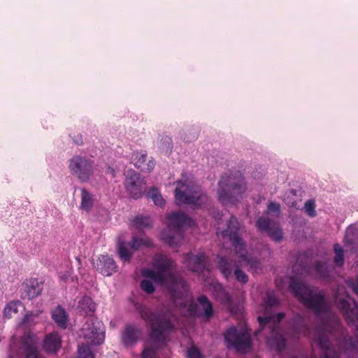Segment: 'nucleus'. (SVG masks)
Returning <instances> with one entry per match:
<instances>
[{"label": "nucleus", "instance_id": "nucleus-1", "mask_svg": "<svg viewBox=\"0 0 358 358\" xmlns=\"http://www.w3.org/2000/svg\"><path fill=\"white\" fill-rule=\"evenodd\" d=\"M355 338L348 336L340 320L333 315L329 321L322 322L315 328L314 341L323 351L322 358H340L341 352L348 356L358 350V331Z\"/></svg>", "mask_w": 358, "mask_h": 358}, {"label": "nucleus", "instance_id": "nucleus-2", "mask_svg": "<svg viewBox=\"0 0 358 358\" xmlns=\"http://www.w3.org/2000/svg\"><path fill=\"white\" fill-rule=\"evenodd\" d=\"M176 264L164 254H157L152 260V268H143V276L152 279L155 282L168 287L175 299L181 297L180 289L186 292V284L176 274Z\"/></svg>", "mask_w": 358, "mask_h": 358}, {"label": "nucleus", "instance_id": "nucleus-3", "mask_svg": "<svg viewBox=\"0 0 358 358\" xmlns=\"http://www.w3.org/2000/svg\"><path fill=\"white\" fill-rule=\"evenodd\" d=\"M141 317L149 325L150 341L157 347L166 345L169 336L176 330L175 316L164 310L152 311L149 308L141 305L136 308Z\"/></svg>", "mask_w": 358, "mask_h": 358}, {"label": "nucleus", "instance_id": "nucleus-4", "mask_svg": "<svg viewBox=\"0 0 358 358\" xmlns=\"http://www.w3.org/2000/svg\"><path fill=\"white\" fill-rule=\"evenodd\" d=\"M289 287L297 299L316 316L329 311V306L323 292H314L301 281L292 279Z\"/></svg>", "mask_w": 358, "mask_h": 358}, {"label": "nucleus", "instance_id": "nucleus-5", "mask_svg": "<svg viewBox=\"0 0 358 358\" xmlns=\"http://www.w3.org/2000/svg\"><path fill=\"white\" fill-rule=\"evenodd\" d=\"M246 190L244 178L239 171L223 175L218 183V199L224 205L235 203Z\"/></svg>", "mask_w": 358, "mask_h": 358}, {"label": "nucleus", "instance_id": "nucleus-6", "mask_svg": "<svg viewBox=\"0 0 358 358\" xmlns=\"http://www.w3.org/2000/svg\"><path fill=\"white\" fill-rule=\"evenodd\" d=\"M227 228L221 232L224 237H227L232 246L234 248L236 255L249 268L252 273H257L262 270L260 261L254 257H248L245 244L239 236L240 224L234 216H231L227 221Z\"/></svg>", "mask_w": 358, "mask_h": 358}, {"label": "nucleus", "instance_id": "nucleus-7", "mask_svg": "<svg viewBox=\"0 0 358 358\" xmlns=\"http://www.w3.org/2000/svg\"><path fill=\"white\" fill-rule=\"evenodd\" d=\"M167 227L162 233V238L172 248L178 247L184 238V229L191 227L194 221L182 212H172L167 215Z\"/></svg>", "mask_w": 358, "mask_h": 358}, {"label": "nucleus", "instance_id": "nucleus-8", "mask_svg": "<svg viewBox=\"0 0 358 358\" xmlns=\"http://www.w3.org/2000/svg\"><path fill=\"white\" fill-rule=\"evenodd\" d=\"M285 315L284 313H279L268 316H259L257 317L261 329L256 331L255 334H257L259 331L268 327L270 330L271 336L267 339V345L278 352H282L286 346L285 338L278 327V324L285 317Z\"/></svg>", "mask_w": 358, "mask_h": 358}, {"label": "nucleus", "instance_id": "nucleus-9", "mask_svg": "<svg viewBox=\"0 0 358 358\" xmlns=\"http://www.w3.org/2000/svg\"><path fill=\"white\" fill-rule=\"evenodd\" d=\"M174 194L177 204L183 203L199 207L208 200L207 196L201 192L199 187L187 180L177 181Z\"/></svg>", "mask_w": 358, "mask_h": 358}, {"label": "nucleus", "instance_id": "nucleus-10", "mask_svg": "<svg viewBox=\"0 0 358 358\" xmlns=\"http://www.w3.org/2000/svg\"><path fill=\"white\" fill-rule=\"evenodd\" d=\"M224 341L229 349L238 352L247 353L252 350L251 334L247 329L231 327L224 334Z\"/></svg>", "mask_w": 358, "mask_h": 358}, {"label": "nucleus", "instance_id": "nucleus-11", "mask_svg": "<svg viewBox=\"0 0 358 358\" xmlns=\"http://www.w3.org/2000/svg\"><path fill=\"white\" fill-rule=\"evenodd\" d=\"M71 173L83 182H87L93 175V162L85 157L75 155L69 160Z\"/></svg>", "mask_w": 358, "mask_h": 358}, {"label": "nucleus", "instance_id": "nucleus-12", "mask_svg": "<svg viewBox=\"0 0 358 358\" xmlns=\"http://www.w3.org/2000/svg\"><path fill=\"white\" fill-rule=\"evenodd\" d=\"M124 184L127 193L134 199L141 198L147 189L145 178L134 170L127 171Z\"/></svg>", "mask_w": 358, "mask_h": 358}, {"label": "nucleus", "instance_id": "nucleus-13", "mask_svg": "<svg viewBox=\"0 0 358 358\" xmlns=\"http://www.w3.org/2000/svg\"><path fill=\"white\" fill-rule=\"evenodd\" d=\"M81 336L92 345H100L104 341L103 324L96 319L87 321L82 329Z\"/></svg>", "mask_w": 358, "mask_h": 358}, {"label": "nucleus", "instance_id": "nucleus-14", "mask_svg": "<svg viewBox=\"0 0 358 358\" xmlns=\"http://www.w3.org/2000/svg\"><path fill=\"white\" fill-rule=\"evenodd\" d=\"M336 303L338 308L342 312L349 326H355L358 331V303L354 301L352 306L347 300L336 299Z\"/></svg>", "mask_w": 358, "mask_h": 358}, {"label": "nucleus", "instance_id": "nucleus-15", "mask_svg": "<svg viewBox=\"0 0 358 358\" xmlns=\"http://www.w3.org/2000/svg\"><path fill=\"white\" fill-rule=\"evenodd\" d=\"M143 336L141 328L134 324H127L120 335V342L126 348L134 346Z\"/></svg>", "mask_w": 358, "mask_h": 358}, {"label": "nucleus", "instance_id": "nucleus-16", "mask_svg": "<svg viewBox=\"0 0 358 358\" xmlns=\"http://www.w3.org/2000/svg\"><path fill=\"white\" fill-rule=\"evenodd\" d=\"M197 301L201 306L203 313L201 314L197 313V306L193 299L189 301V310L192 315H198L208 320L214 315V310L213 304L206 295H201L197 297Z\"/></svg>", "mask_w": 358, "mask_h": 358}, {"label": "nucleus", "instance_id": "nucleus-17", "mask_svg": "<svg viewBox=\"0 0 358 358\" xmlns=\"http://www.w3.org/2000/svg\"><path fill=\"white\" fill-rule=\"evenodd\" d=\"M208 256L203 252L194 255L192 253L184 255V263L189 270L195 273H202L206 267Z\"/></svg>", "mask_w": 358, "mask_h": 358}, {"label": "nucleus", "instance_id": "nucleus-18", "mask_svg": "<svg viewBox=\"0 0 358 358\" xmlns=\"http://www.w3.org/2000/svg\"><path fill=\"white\" fill-rule=\"evenodd\" d=\"M43 290V285L38 279L31 278L27 279L20 288L21 298L22 299H33L38 296Z\"/></svg>", "mask_w": 358, "mask_h": 358}, {"label": "nucleus", "instance_id": "nucleus-19", "mask_svg": "<svg viewBox=\"0 0 358 358\" xmlns=\"http://www.w3.org/2000/svg\"><path fill=\"white\" fill-rule=\"evenodd\" d=\"M96 270L104 276H110L117 271L114 259L108 255H101L94 265Z\"/></svg>", "mask_w": 358, "mask_h": 358}, {"label": "nucleus", "instance_id": "nucleus-20", "mask_svg": "<svg viewBox=\"0 0 358 358\" xmlns=\"http://www.w3.org/2000/svg\"><path fill=\"white\" fill-rule=\"evenodd\" d=\"M148 158L145 152H135L131 156V162L134 166L144 172H150L155 166V162L153 159H150L146 163Z\"/></svg>", "mask_w": 358, "mask_h": 358}, {"label": "nucleus", "instance_id": "nucleus-21", "mask_svg": "<svg viewBox=\"0 0 358 358\" xmlns=\"http://www.w3.org/2000/svg\"><path fill=\"white\" fill-rule=\"evenodd\" d=\"M61 338L57 333L47 334L43 341V349L48 353H56L61 348Z\"/></svg>", "mask_w": 358, "mask_h": 358}, {"label": "nucleus", "instance_id": "nucleus-22", "mask_svg": "<svg viewBox=\"0 0 358 358\" xmlns=\"http://www.w3.org/2000/svg\"><path fill=\"white\" fill-rule=\"evenodd\" d=\"M22 349L24 353V358H41L36 342L30 335L24 338Z\"/></svg>", "mask_w": 358, "mask_h": 358}, {"label": "nucleus", "instance_id": "nucleus-23", "mask_svg": "<svg viewBox=\"0 0 358 358\" xmlns=\"http://www.w3.org/2000/svg\"><path fill=\"white\" fill-rule=\"evenodd\" d=\"M217 266L224 278L229 280L233 277L234 271L236 267L238 266V264L232 259L221 257L219 258Z\"/></svg>", "mask_w": 358, "mask_h": 358}, {"label": "nucleus", "instance_id": "nucleus-24", "mask_svg": "<svg viewBox=\"0 0 358 358\" xmlns=\"http://www.w3.org/2000/svg\"><path fill=\"white\" fill-rule=\"evenodd\" d=\"M78 308L84 314L92 315L96 309V306L93 300L88 296H83L78 301Z\"/></svg>", "mask_w": 358, "mask_h": 358}, {"label": "nucleus", "instance_id": "nucleus-25", "mask_svg": "<svg viewBox=\"0 0 358 358\" xmlns=\"http://www.w3.org/2000/svg\"><path fill=\"white\" fill-rule=\"evenodd\" d=\"M52 317L59 327L66 329L67 315L64 308H62L61 306H57L52 312Z\"/></svg>", "mask_w": 358, "mask_h": 358}, {"label": "nucleus", "instance_id": "nucleus-26", "mask_svg": "<svg viewBox=\"0 0 358 358\" xmlns=\"http://www.w3.org/2000/svg\"><path fill=\"white\" fill-rule=\"evenodd\" d=\"M294 331L296 334H301L304 336H308L310 334V329L308 324L300 315L297 317V320L295 322Z\"/></svg>", "mask_w": 358, "mask_h": 358}, {"label": "nucleus", "instance_id": "nucleus-27", "mask_svg": "<svg viewBox=\"0 0 358 358\" xmlns=\"http://www.w3.org/2000/svg\"><path fill=\"white\" fill-rule=\"evenodd\" d=\"M93 206V199L90 193L86 189L81 190L80 208L89 212Z\"/></svg>", "mask_w": 358, "mask_h": 358}, {"label": "nucleus", "instance_id": "nucleus-28", "mask_svg": "<svg viewBox=\"0 0 358 358\" xmlns=\"http://www.w3.org/2000/svg\"><path fill=\"white\" fill-rule=\"evenodd\" d=\"M147 196L152 199L156 206H163L165 204V200L160 194L159 189L155 187H152L148 191Z\"/></svg>", "mask_w": 358, "mask_h": 358}, {"label": "nucleus", "instance_id": "nucleus-29", "mask_svg": "<svg viewBox=\"0 0 358 358\" xmlns=\"http://www.w3.org/2000/svg\"><path fill=\"white\" fill-rule=\"evenodd\" d=\"M334 250L335 252L334 262L336 266L341 267L344 264V251L339 243L334 245Z\"/></svg>", "mask_w": 358, "mask_h": 358}, {"label": "nucleus", "instance_id": "nucleus-30", "mask_svg": "<svg viewBox=\"0 0 358 358\" xmlns=\"http://www.w3.org/2000/svg\"><path fill=\"white\" fill-rule=\"evenodd\" d=\"M134 224L138 229H144L152 227V222L150 217L138 216L133 221Z\"/></svg>", "mask_w": 358, "mask_h": 358}, {"label": "nucleus", "instance_id": "nucleus-31", "mask_svg": "<svg viewBox=\"0 0 358 358\" xmlns=\"http://www.w3.org/2000/svg\"><path fill=\"white\" fill-rule=\"evenodd\" d=\"M21 306V302L19 301H13L8 303L4 308V315L6 317H11L13 314L18 312V308Z\"/></svg>", "mask_w": 358, "mask_h": 358}, {"label": "nucleus", "instance_id": "nucleus-32", "mask_svg": "<svg viewBox=\"0 0 358 358\" xmlns=\"http://www.w3.org/2000/svg\"><path fill=\"white\" fill-rule=\"evenodd\" d=\"M118 255L122 261L129 262L131 256V253L129 252L128 248L126 247L123 242H119L117 244Z\"/></svg>", "mask_w": 358, "mask_h": 358}, {"label": "nucleus", "instance_id": "nucleus-33", "mask_svg": "<svg viewBox=\"0 0 358 358\" xmlns=\"http://www.w3.org/2000/svg\"><path fill=\"white\" fill-rule=\"evenodd\" d=\"M256 225L259 231L262 232H268L272 227L271 219L264 217H259L257 221Z\"/></svg>", "mask_w": 358, "mask_h": 358}, {"label": "nucleus", "instance_id": "nucleus-34", "mask_svg": "<svg viewBox=\"0 0 358 358\" xmlns=\"http://www.w3.org/2000/svg\"><path fill=\"white\" fill-rule=\"evenodd\" d=\"M41 313L42 311L39 310L27 313L24 316L22 324L26 326H31L35 322V319L37 318Z\"/></svg>", "mask_w": 358, "mask_h": 358}, {"label": "nucleus", "instance_id": "nucleus-35", "mask_svg": "<svg viewBox=\"0 0 358 358\" xmlns=\"http://www.w3.org/2000/svg\"><path fill=\"white\" fill-rule=\"evenodd\" d=\"M315 271L322 278H326L329 275L330 270L328 265L322 262H317L315 264Z\"/></svg>", "mask_w": 358, "mask_h": 358}, {"label": "nucleus", "instance_id": "nucleus-36", "mask_svg": "<svg viewBox=\"0 0 358 358\" xmlns=\"http://www.w3.org/2000/svg\"><path fill=\"white\" fill-rule=\"evenodd\" d=\"M233 276L235 278L236 280L242 285H245L248 282V275L241 268V266L236 267Z\"/></svg>", "mask_w": 358, "mask_h": 358}, {"label": "nucleus", "instance_id": "nucleus-37", "mask_svg": "<svg viewBox=\"0 0 358 358\" xmlns=\"http://www.w3.org/2000/svg\"><path fill=\"white\" fill-rule=\"evenodd\" d=\"M267 233L275 241L279 242L282 239L283 232L278 225H273Z\"/></svg>", "mask_w": 358, "mask_h": 358}, {"label": "nucleus", "instance_id": "nucleus-38", "mask_svg": "<svg viewBox=\"0 0 358 358\" xmlns=\"http://www.w3.org/2000/svg\"><path fill=\"white\" fill-rule=\"evenodd\" d=\"M130 247L136 250H138L141 245H146V246H150L152 245V241L150 239L144 240L143 238H139L133 237L131 241L129 243Z\"/></svg>", "mask_w": 358, "mask_h": 358}, {"label": "nucleus", "instance_id": "nucleus-39", "mask_svg": "<svg viewBox=\"0 0 358 358\" xmlns=\"http://www.w3.org/2000/svg\"><path fill=\"white\" fill-rule=\"evenodd\" d=\"M316 204L314 199H309L306 201L304 204V209L307 215L311 217L316 216L317 213L315 210Z\"/></svg>", "mask_w": 358, "mask_h": 358}, {"label": "nucleus", "instance_id": "nucleus-40", "mask_svg": "<svg viewBox=\"0 0 358 358\" xmlns=\"http://www.w3.org/2000/svg\"><path fill=\"white\" fill-rule=\"evenodd\" d=\"M78 358H94V355L89 346L81 345L78 348Z\"/></svg>", "mask_w": 358, "mask_h": 358}, {"label": "nucleus", "instance_id": "nucleus-41", "mask_svg": "<svg viewBox=\"0 0 358 358\" xmlns=\"http://www.w3.org/2000/svg\"><path fill=\"white\" fill-rule=\"evenodd\" d=\"M264 302L266 308L275 307L279 304L277 297L273 294H267Z\"/></svg>", "mask_w": 358, "mask_h": 358}, {"label": "nucleus", "instance_id": "nucleus-42", "mask_svg": "<svg viewBox=\"0 0 358 358\" xmlns=\"http://www.w3.org/2000/svg\"><path fill=\"white\" fill-rule=\"evenodd\" d=\"M346 285L358 296V277L348 278L346 280Z\"/></svg>", "mask_w": 358, "mask_h": 358}, {"label": "nucleus", "instance_id": "nucleus-43", "mask_svg": "<svg viewBox=\"0 0 358 358\" xmlns=\"http://www.w3.org/2000/svg\"><path fill=\"white\" fill-rule=\"evenodd\" d=\"M141 287L148 294H152L155 292V287L152 282L148 280H143L141 282Z\"/></svg>", "mask_w": 358, "mask_h": 358}, {"label": "nucleus", "instance_id": "nucleus-44", "mask_svg": "<svg viewBox=\"0 0 358 358\" xmlns=\"http://www.w3.org/2000/svg\"><path fill=\"white\" fill-rule=\"evenodd\" d=\"M187 358H201V353L195 346L191 347L187 352Z\"/></svg>", "mask_w": 358, "mask_h": 358}, {"label": "nucleus", "instance_id": "nucleus-45", "mask_svg": "<svg viewBox=\"0 0 358 358\" xmlns=\"http://www.w3.org/2000/svg\"><path fill=\"white\" fill-rule=\"evenodd\" d=\"M141 358H157L156 350L152 348H145L143 352Z\"/></svg>", "mask_w": 358, "mask_h": 358}, {"label": "nucleus", "instance_id": "nucleus-46", "mask_svg": "<svg viewBox=\"0 0 358 358\" xmlns=\"http://www.w3.org/2000/svg\"><path fill=\"white\" fill-rule=\"evenodd\" d=\"M269 213H279L280 210V205L278 203L271 201L267 206Z\"/></svg>", "mask_w": 358, "mask_h": 358}, {"label": "nucleus", "instance_id": "nucleus-47", "mask_svg": "<svg viewBox=\"0 0 358 358\" xmlns=\"http://www.w3.org/2000/svg\"><path fill=\"white\" fill-rule=\"evenodd\" d=\"M73 141L77 145L83 144V137L81 135H78L74 139Z\"/></svg>", "mask_w": 358, "mask_h": 358}, {"label": "nucleus", "instance_id": "nucleus-48", "mask_svg": "<svg viewBox=\"0 0 358 358\" xmlns=\"http://www.w3.org/2000/svg\"><path fill=\"white\" fill-rule=\"evenodd\" d=\"M197 134H195L192 139H186L185 138H184V140H186L187 141H191L192 140L196 139L197 138Z\"/></svg>", "mask_w": 358, "mask_h": 358}, {"label": "nucleus", "instance_id": "nucleus-49", "mask_svg": "<svg viewBox=\"0 0 358 358\" xmlns=\"http://www.w3.org/2000/svg\"><path fill=\"white\" fill-rule=\"evenodd\" d=\"M165 141H166L167 143H171V139L169 136H166V137H165Z\"/></svg>", "mask_w": 358, "mask_h": 358}, {"label": "nucleus", "instance_id": "nucleus-50", "mask_svg": "<svg viewBox=\"0 0 358 358\" xmlns=\"http://www.w3.org/2000/svg\"><path fill=\"white\" fill-rule=\"evenodd\" d=\"M290 193H292L293 195H296V190L291 189L290 190Z\"/></svg>", "mask_w": 358, "mask_h": 358}, {"label": "nucleus", "instance_id": "nucleus-51", "mask_svg": "<svg viewBox=\"0 0 358 358\" xmlns=\"http://www.w3.org/2000/svg\"><path fill=\"white\" fill-rule=\"evenodd\" d=\"M291 358H297V357H291Z\"/></svg>", "mask_w": 358, "mask_h": 358}, {"label": "nucleus", "instance_id": "nucleus-52", "mask_svg": "<svg viewBox=\"0 0 358 358\" xmlns=\"http://www.w3.org/2000/svg\"><path fill=\"white\" fill-rule=\"evenodd\" d=\"M9 358H13V357L11 356H10Z\"/></svg>", "mask_w": 358, "mask_h": 358}]
</instances>
